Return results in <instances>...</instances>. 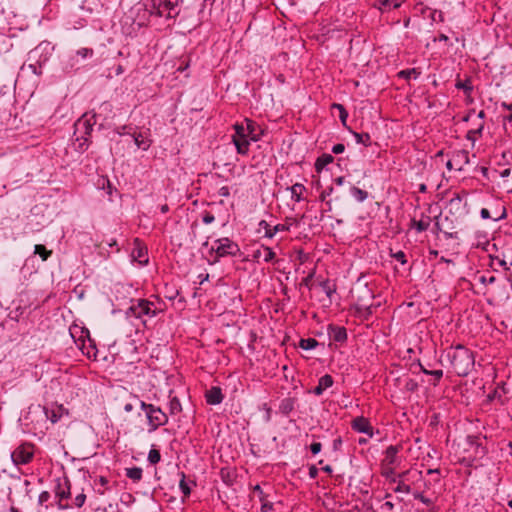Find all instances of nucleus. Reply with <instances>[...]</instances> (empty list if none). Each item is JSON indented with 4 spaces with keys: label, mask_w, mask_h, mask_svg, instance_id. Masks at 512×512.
Wrapping results in <instances>:
<instances>
[{
    "label": "nucleus",
    "mask_w": 512,
    "mask_h": 512,
    "mask_svg": "<svg viewBox=\"0 0 512 512\" xmlns=\"http://www.w3.org/2000/svg\"><path fill=\"white\" fill-rule=\"evenodd\" d=\"M447 357L458 376H466L474 366L473 353L462 345H457L447 352Z\"/></svg>",
    "instance_id": "nucleus-1"
},
{
    "label": "nucleus",
    "mask_w": 512,
    "mask_h": 512,
    "mask_svg": "<svg viewBox=\"0 0 512 512\" xmlns=\"http://www.w3.org/2000/svg\"><path fill=\"white\" fill-rule=\"evenodd\" d=\"M211 252H214L217 258L237 256L240 254V247L230 238L223 237L214 241V245L211 247Z\"/></svg>",
    "instance_id": "nucleus-2"
},
{
    "label": "nucleus",
    "mask_w": 512,
    "mask_h": 512,
    "mask_svg": "<svg viewBox=\"0 0 512 512\" xmlns=\"http://www.w3.org/2000/svg\"><path fill=\"white\" fill-rule=\"evenodd\" d=\"M374 295L373 292L367 287L363 286L357 290L356 295V309L366 315L372 313Z\"/></svg>",
    "instance_id": "nucleus-3"
},
{
    "label": "nucleus",
    "mask_w": 512,
    "mask_h": 512,
    "mask_svg": "<svg viewBox=\"0 0 512 512\" xmlns=\"http://www.w3.org/2000/svg\"><path fill=\"white\" fill-rule=\"evenodd\" d=\"M127 314L134 316L136 318H142L143 316H148L149 318H152L156 316L157 309L154 307L153 302L142 299L132 304L128 309Z\"/></svg>",
    "instance_id": "nucleus-4"
},
{
    "label": "nucleus",
    "mask_w": 512,
    "mask_h": 512,
    "mask_svg": "<svg viewBox=\"0 0 512 512\" xmlns=\"http://www.w3.org/2000/svg\"><path fill=\"white\" fill-rule=\"evenodd\" d=\"M235 133L232 136V142L234 143L236 150L239 154L246 155L249 151V137L247 130H245L244 124L234 125Z\"/></svg>",
    "instance_id": "nucleus-5"
},
{
    "label": "nucleus",
    "mask_w": 512,
    "mask_h": 512,
    "mask_svg": "<svg viewBox=\"0 0 512 512\" xmlns=\"http://www.w3.org/2000/svg\"><path fill=\"white\" fill-rule=\"evenodd\" d=\"M146 418L149 433L155 432L160 426H164L168 423L167 414L158 406H154V408L146 415Z\"/></svg>",
    "instance_id": "nucleus-6"
},
{
    "label": "nucleus",
    "mask_w": 512,
    "mask_h": 512,
    "mask_svg": "<svg viewBox=\"0 0 512 512\" xmlns=\"http://www.w3.org/2000/svg\"><path fill=\"white\" fill-rule=\"evenodd\" d=\"M34 455L33 446L31 444H21L12 453L11 459L15 465L28 464Z\"/></svg>",
    "instance_id": "nucleus-7"
},
{
    "label": "nucleus",
    "mask_w": 512,
    "mask_h": 512,
    "mask_svg": "<svg viewBox=\"0 0 512 512\" xmlns=\"http://www.w3.org/2000/svg\"><path fill=\"white\" fill-rule=\"evenodd\" d=\"M402 447L399 445H390L384 451L383 459L381 460V466H393L400 467L403 461L400 455Z\"/></svg>",
    "instance_id": "nucleus-8"
},
{
    "label": "nucleus",
    "mask_w": 512,
    "mask_h": 512,
    "mask_svg": "<svg viewBox=\"0 0 512 512\" xmlns=\"http://www.w3.org/2000/svg\"><path fill=\"white\" fill-rule=\"evenodd\" d=\"M93 55H94L93 49L87 48V47L80 48L75 52L74 55L70 56L66 66H65V69L66 70L78 69L77 65L79 63V58H81L82 60H85L87 58L93 57Z\"/></svg>",
    "instance_id": "nucleus-9"
},
{
    "label": "nucleus",
    "mask_w": 512,
    "mask_h": 512,
    "mask_svg": "<svg viewBox=\"0 0 512 512\" xmlns=\"http://www.w3.org/2000/svg\"><path fill=\"white\" fill-rule=\"evenodd\" d=\"M54 494L60 500H65L71 496L70 481L67 477L57 478L55 480Z\"/></svg>",
    "instance_id": "nucleus-10"
},
{
    "label": "nucleus",
    "mask_w": 512,
    "mask_h": 512,
    "mask_svg": "<svg viewBox=\"0 0 512 512\" xmlns=\"http://www.w3.org/2000/svg\"><path fill=\"white\" fill-rule=\"evenodd\" d=\"M131 257L140 265H145L148 263L147 249L144 246H142L138 240H135V247L131 252Z\"/></svg>",
    "instance_id": "nucleus-11"
},
{
    "label": "nucleus",
    "mask_w": 512,
    "mask_h": 512,
    "mask_svg": "<svg viewBox=\"0 0 512 512\" xmlns=\"http://www.w3.org/2000/svg\"><path fill=\"white\" fill-rule=\"evenodd\" d=\"M259 227L265 230V237L269 239L273 238L278 232L289 231L290 229V226L287 224H277L271 228L265 220L259 222Z\"/></svg>",
    "instance_id": "nucleus-12"
},
{
    "label": "nucleus",
    "mask_w": 512,
    "mask_h": 512,
    "mask_svg": "<svg viewBox=\"0 0 512 512\" xmlns=\"http://www.w3.org/2000/svg\"><path fill=\"white\" fill-rule=\"evenodd\" d=\"M131 138L133 139L135 146L144 151L148 150L152 143L146 132L134 131L133 134H131Z\"/></svg>",
    "instance_id": "nucleus-13"
},
{
    "label": "nucleus",
    "mask_w": 512,
    "mask_h": 512,
    "mask_svg": "<svg viewBox=\"0 0 512 512\" xmlns=\"http://www.w3.org/2000/svg\"><path fill=\"white\" fill-rule=\"evenodd\" d=\"M352 428L359 433L367 434L370 437L373 436L372 426L365 417L355 418L352 422Z\"/></svg>",
    "instance_id": "nucleus-14"
},
{
    "label": "nucleus",
    "mask_w": 512,
    "mask_h": 512,
    "mask_svg": "<svg viewBox=\"0 0 512 512\" xmlns=\"http://www.w3.org/2000/svg\"><path fill=\"white\" fill-rule=\"evenodd\" d=\"M245 130H247L248 137H249V143L257 142L260 140L261 135L263 133L262 129L252 120L246 119L245 120Z\"/></svg>",
    "instance_id": "nucleus-15"
},
{
    "label": "nucleus",
    "mask_w": 512,
    "mask_h": 512,
    "mask_svg": "<svg viewBox=\"0 0 512 512\" xmlns=\"http://www.w3.org/2000/svg\"><path fill=\"white\" fill-rule=\"evenodd\" d=\"M328 334L331 340L343 343L347 340V331L342 326L330 325L328 327Z\"/></svg>",
    "instance_id": "nucleus-16"
},
{
    "label": "nucleus",
    "mask_w": 512,
    "mask_h": 512,
    "mask_svg": "<svg viewBox=\"0 0 512 512\" xmlns=\"http://www.w3.org/2000/svg\"><path fill=\"white\" fill-rule=\"evenodd\" d=\"M206 402L210 405H218L223 401V394L220 387H212L205 394Z\"/></svg>",
    "instance_id": "nucleus-17"
},
{
    "label": "nucleus",
    "mask_w": 512,
    "mask_h": 512,
    "mask_svg": "<svg viewBox=\"0 0 512 512\" xmlns=\"http://www.w3.org/2000/svg\"><path fill=\"white\" fill-rule=\"evenodd\" d=\"M255 260L263 259L264 262H271L275 258V252L267 246L262 245L253 252Z\"/></svg>",
    "instance_id": "nucleus-18"
},
{
    "label": "nucleus",
    "mask_w": 512,
    "mask_h": 512,
    "mask_svg": "<svg viewBox=\"0 0 512 512\" xmlns=\"http://www.w3.org/2000/svg\"><path fill=\"white\" fill-rule=\"evenodd\" d=\"M334 381L331 375L325 374L320 377L318 385L313 389V393L317 396L323 394V392L333 385Z\"/></svg>",
    "instance_id": "nucleus-19"
},
{
    "label": "nucleus",
    "mask_w": 512,
    "mask_h": 512,
    "mask_svg": "<svg viewBox=\"0 0 512 512\" xmlns=\"http://www.w3.org/2000/svg\"><path fill=\"white\" fill-rule=\"evenodd\" d=\"M398 467H393V466H381V469H382V476L385 477L386 479H388L389 481L393 482V483H396L397 480L399 478H402V476L404 475L403 474H396L395 470L397 469Z\"/></svg>",
    "instance_id": "nucleus-20"
},
{
    "label": "nucleus",
    "mask_w": 512,
    "mask_h": 512,
    "mask_svg": "<svg viewBox=\"0 0 512 512\" xmlns=\"http://www.w3.org/2000/svg\"><path fill=\"white\" fill-rule=\"evenodd\" d=\"M296 399L292 397H287L281 400L279 405V411L283 415H289L295 407Z\"/></svg>",
    "instance_id": "nucleus-21"
},
{
    "label": "nucleus",
    "mask_w": 512,
    "mask_h": 512,
    "mask_svg": "<svg viewBox=\"0 0 512 512\" xmlns=\"http://www.w3.org/2000/svg\"><path fill=\"white\" fill-rule=\"evenodd\" d=\"M288 189L291 192V198L295 202H300L302 200V195H303L304 191L306 190L305 186L300 183H296Z\"/></svg>",
    "instance_id": "nucleus-22"
},
{
    "label": "nucleus",
    "mask_w": 512,
    "mask_h": 512,
    "mask_svg": "<svg viewBox=\"0 0 512 512\" xmlns=\"http://www.w3.org/2000/svg\"><path fill=\"white\" fill-rule=\"evenodd\" d=\"M142 469L140 467H131L125 469V475L132 481L138 482L142 479Z\"/></svg>",
    "instance_id": "nucleus-23"
},
{
    "label": "nucleus",
    "mask_w": 512,
    "mask_h": 512,
    "mask_svg": "<svg viewBox=\"0 0 512 512\" xmlns=\"http://www.w3.org/2000/svg\"><path fill=\"white\" fill-rule=\"evenodd\" d=\"M350 194H351V195H352V197H354V198H355V200H356L357 202H359V203L364 202V201L368 198V196H369V194H368V192H367V191L362 190V189H360V188H358V187H356V186H352V187L350 188Z\"/></svg>",
    "instance_id": "nucleus-24"
},
{
    "label": "nucleus",
    "mask_w": 512,
    "mask_h": 512,
    "mask_svg": "<svg viewBox=\"0 0 512 512\" xmlns=\"http://www.w3.org/2000/svg\"><path fill=\"white\" fill-rule=\"evenodd\" d=\"M334 161V157L330 154H323L316 160L315 168L317 171L322 170L325 168L328 164L332 163Z\"/></svg>",
    "instance_id": "nucleus-25"
},
{
    "label": "nucleus",
    "mask_w": 512,
    "mask_h": 512,
    "mask_svg": "<svg viewBox=\"0 0 512 512\" xmlns=\"http://www.w3.org/2000/svg\"><path fill=\"white\" fill-rule=\"evenodd\" d=\"M453 161H455L456 164L459 165V167L457 168L458 170H462V166L463 164H468L469 163V155H468V152L465 151V150H462V151H458L454 157H453Z\"/></svg>",
    "instance_id": "nucleus-26"
},
{
    "label": "nucleus",
    "mask_w": 512,
    "mask_h": 512,
    "mask_svg": "<svg viewBox=\"0 0 512 512\" xmlns=\"http://www.w3.org/2000/svg\"><path fill=\"white\" fill-rule=\"evenodd\" d=\"M179 0H163L159 2L158 13L162 15L165 10H168L169 13L174 10V8L178 5Z\"/></svg>",
    "instance_id": "nucleus-27"
},
{
    "label": "nucleus",
    "mask_w": 512,
    "mask_h": 512,
    "mask_svg": "<svg viewBox=\"0 0 512 512\" xmlns=\"http://www.w3.org/2000/svg\"><path fill=\"white\" fill-rule=\"evenodd\" d=\"M402 0H379V9L382 11L398 8L401 6Z\"/></svg>",
    "instance_id": "nucleus-28"
},
{
    "label": "nucleus",
    "mask_w": 512,
    "mask_h": 512,
    "mask_svg": "<svg viewBox=\"0 0 512 512\" xmlns=\"http://www.w3.org/2000/svg\"><path fill=\"white\" fill-rule=\"evenodd\" d=\"M182 411V405L178 397L173 396L169 401V412L171 415H177Z\"/></svg>",
    "instance_id": "nucleus-29"
},
{
    "label": "nucleus",
    "mask_w": 512,
    "mask_h": 512,
    "mask_svg": "<svg viewBox=\"0 0 512 512\" xmlns=\"http://www.w3.org/2000/svg\"><path fill=\"white\" fill-rule=\"evenodd\" d=\"M320 287L323 292L327 295V297L331 300L332 295L336 292L335 284H333L330 280H324L320 283Z\"/></svg>",
    "instance_id": "nucleus-30"
},
{
    "label": "nucleus",
    "mask_w": 512,
    "mask_h": 512,
    "mask_svg": "<svg viewBox=\"0 0 512 512\" xmlns=\"http://www.w3.org/2000/svg\"><path fill=\"white\" fill-rule=\"evenodd\" d=\"M318 346V341L314 338H303L299 342V347L303 350H312Z\"/></svg>",
    "instance_id": "nucleus-31"
},
{
    "label": "nucleus",
    "mask_w": 512,
    "mask_h": 512,
    "mask_svg": "<svg viewBox=\"0 0 512 512\" xmlns=\"http://www.w3.org/2000/svg\"><path fill=\"white\" fill-rule=\"evenodd\" d=\"M353 136L358 144L369 146L371 144V137L368 133L353 132Z\"/></svg>",
    "instance_id": "nucleus-32"
},
{
    "label": "nucleus",
    "mask_w": 512,
    "mask_h": 512,
    "mask_svg": "<svg viewBox=\"0 0 512 512\" xmlns=\"http://www.w3.org/2000/svg\"><path fill=\"white\" fill-rule=\"evenodd\" d=\"M34 253L39 255L43 261H46L51 255L52 251L47 250L44 245L37 244L34 247Z\"/></svg>",
    "instance_id": "nucleus-33"
},
{
    "label": "nucleus",
    "mask_w": 512,
    "mask_h": 512,
    "mask_svg": "<svg viewBox=\"0 0 512 512\" xmlns=\"http://www.w3.org/2000/svg\"><path fill=\"white\" fill-rule=\"evenodd\" d=\"M332 108L333 109H337L339 111V118H340V121L342 122V124L345 126L346 125V121H347V118H348V112L346 111V109L344 108V106L342 104H338V103H334L332 105Z\"/></svg>",
    "instance_id": "nucleus-34"
},
{
    "label": "nucleus",
    "mask_w": 512,
    "mask_h": 512,
    "mask_svg": "<svg viewBox=\"0 0 512 512\" xmlns=\"http://www.w3.org/2000/svg\"><path fill=\"white\" fill-rule=\"evenodd\" d=\"M483 129H484V124L480 123L477 128L471 129L467 132L466 138L474 143L476 141V135H481Z\"/></svg>",
    "instance_id": "nucleus-35"
},
{
    "label": "nucleus",
    "mask_w": 512,
    "mask_h": 512,
    "mask_svg": "<svg viewBox=\"0 0 512 512\" xmlns=\"http://www.w3.org/2000/svg\"><path fill=\"white\" fill-rule=\"evenodd\" d=\"M455 87L457 89L463 90L466 94H470L471 91L473 90V87L471 85V81L469 79H466L465 81H458L455 84Z\"/></svg>",
    "instance_id": "nucleus-36"
},
{
    "label": "nucleus",
    "mask_w": 512,
    "mask_h": 512,
    "mask_svg": "<svg viewBox=\"0 0 512 512\" xmlns=\"http://www.w3.org/2000/svg\"><path fill=\"white\" fill-rule=\"evenodd\" d=\"M397 486L394 488L395 493H405L409 494L411 492V487L407 484H405L401 478L397 480Z\"/></svg>",
    "instance_id": "nucleus-37"
},
{
    "label": "nucleus",
    "mask_w": 512,
    "mask_h": 512,
    "mask_svg": "<svg viewBox=\"0 0 512 512\" xmlns=\"http://www.w3.org/2000/svg\"><path fill=\"white\" fill-rule=\"evenodd\" d=\"M430 221L429 219H421L419 221H413V226L418 232L426 231L429 228Z\"/></svg>",
    "instance_id": "nucleus-38"
},
{
    "label": "nucleus",
    "mask_w": 512,
    "mask_h": 512,
    "mask_svg": "<svg viewBox=\"0 0 512 512\" xmlns=\"http://www.w3.org/2000/svg\"><path fill=\"white\" fill-rule=\"evenodd\" d=\"M161 460V454L157 449H151L148 453V461L149 463L155 465L159 463Z\"/></svg>",
    "instance_id": "nucleus-39"
},
{
    "label": "nucleus",
    "mask_w": 512,
    "mask_h": 512,
    "mask_svg": "<svg viewBox=\"0 0 512 512\" xmlns=\"http://www.w3.org/2000/svg\"><path fill=\"white\" fill-rule=\"evenodd\" d=\"M413 497L419 501H421L423 504H425L426 506H430L432 504V500L425 497L423 495V493L421 492H418V491H415L413 492Z\"/></svg>",
    "instance_id": "nucleus-40"
},
{
    "label": "nucleus",
    "mask_w": 512,
    "mask_h": 512,
    "mask_svg": "<svg viewBox=\"0 0 512 512\" xmlns=\"http://www.w3.org/2000/svg\"><path fill=\"white\" fill-rule=\"evenodd\" d=\"M179 488H180V490L182 491V493L185 496H189L190 495L191 490H190L189 485L185 481V476L184 475L182 476V479L180 480Z\"/></svg>",
    "instance_id": "nucleus-41"
},
{
    "label": "nucleus",
    "mask_w": 512,
    "mask_h": 512,
    "mask_svg": "<svg viewBox=\"0 0 512 512\" xmlns=\"http://www.w3.org/2000/svg\"><path fill=\"white\" fill-rule=\"evenodd\" d=\"M116 132L119 135H128L131 137V134H133L134 129L131 126H121L116 129Z\"/></svg>",
    "instance_id": "nucleus-42"
},
{
    "label": "nucleus",
    "mask_w": 512,
    "mask_h": 512,
    "mask_svg": "<svg viewBox=\"0 0 512 512\" xmlns=\"http://www.w3.org/2000/svg\"><path fill=\"white\" fill-rule=\"evenodd\" d=\"M85 501L86 495L84 493H80L74 498V506L77 508H81L84 505Z\"/></svg>",
    "instance_id": "nucleus-43"
},
{
    "label": "nucleus",
    "mask_w": 512,
    "mask_h": 512,
    "mask_svg": "<svg viewBox=\"0 0 512 512\" xmlns=\"http://www.w3.org/2000/svg\"><path fill=\"white\" fill-rule=\"evenodd\" d=\"M80 126H83L85 128V133L86 134H90V131L92 130V126L89 122V120H79L77 123H76V127L77 129L80 127Z\"/></svg>",
    "instance_id": "nucleus-44"
},
{
    "label": "nucleus",
    "mask_w": 512,
    "mask_h": 512,
    "mask_svg": "<svg viewBox=\"0 0 512 512\" xmlns=\"http://www.w3.org/2000/svg\"><path fill=\"white\" fill-rule=\"evenodd\" d=\"M480 216L482 219L484 220H487V219H493L494 221H497L499 220L502 216H498V217H492L490 215V211L487 209V208H482L481 211H480Z\"/></svg>",
    "instance_id": "nucleus-45"
},
{
    "label": "nucleus",
    "mask_w": 512,
    "mask_h": 512,
    "mask_svg": "<svg viewBox=\"0 0 512 512\" xmlns=\"http://www.w3.org/2000/svg\"><path fill=\"white\" fill-rule=\"evenodd\" d=\"M50 493L48 491H42L40 494H39V497H38V504L39 505H44L46 502H48L50 500Z\"/></svg>",
    "instance_id": "nucleus-46"
},
{
    "label": "nucleus",
    "mask_w": 512,
    "mask_h": 512,
    "mask_svg": "<svg viewBox=\"0 0 512 512\" xmlns=\"http://www.w3.org/2000/svg\"><path fill=\"white\" fill-rule=\"evenodd\" d=\"M392 257L399 261L401 264H405L407 262L406 255L403 251H397L396 253L392 254Z\"/></svg>",
    "instance_id": "nucleus-47"
},
{
    "label": "nucleus",
    "mask_w": 512,
    "mask_h": 512,
    "mask_svg": "<svg viewBox=\"0 0 512 512\" xmlns=\"http://www.w3.org/2000/svg\"><path fill=\"white\" fill-rule=\"evenodd\" d=\"M399 75L401 77H404V78H410L412 75L414 76V78L417 77L418 73L416 72L415 69H410V70H403L399 73Z\"/></svg>",
    "instance_id": "nucleus-48"
},
{
    "label": "nucleus",
    "mask_w": 512,
    "mask_h": 512,
    "mask_svg": "<svg viewBox=\"0 0 512 512\" xmlns=\"http://www.w3.org/2000/svg\"><path fill=\"white\" fill-rule=\"evenodd\" d=\"M253 492L258 496L260 501H263L265 499V494L260 485H255L253 488Z\"/></svg>",
    "instance_id": "nucleus-49"
},
{
    "label": "nucleus",
    "mask_w": 512,
    "mask_h": 512,
    "mask_svg": "<svg viewBox=\"0 0 512 512\" xmlns=\"http://www.w3.org/2000/svg\"><path fill=\"white\" fill-rule=\"evenodd\" d=\"M214 220H215V217L210 212H205L202 217V221L204 224H211L212 222H214Z\"/></svg>",
    "instance_id": "nucleus-50"
},
{
    "label": "nucleus",
    "mask_w": 512,
    "mask_h": 512,
    "mask_svg": "<svg viewBox=\"0 0 512 512\" xmlns=\"http://www.w3.org/2000/svg\"><path fill=\"white\" fill-rule=\"evenodd\" d=\"M88 358H94L96 359V356H97V350L95 348L94 345H90L88 348H87V351L84 352Z\"/></svg>",
    "instance_id": "nucleus-51"
},
{
    "label": "nucleus",
    "mask_w": 512,
    "mask_h": 512,
    "mask_svg": "<svg viewBox=\"0 0 512 512\" xmlns=\"http://www.w3.org/2000/svg\"><path fill=\"white\" fill-rule=\"evenodd\" d=\"M322 449V444L320 442H313L311 445H310V450L311 452L316 455L318 453H320Z\"/></svg>",
    "instance_id": "nucleus-52"
},
{
    "label": "nucleus",
    "mask_w": 512,
    "mask_h": 512,
    "mask_svg": "<svg viewBox=\"0 0 512 512\" xmlns=\"http://www.w3.org/2000/svg\"><path fill=\"white\" fill-rule=\"evenodd\" d=\"M260 502L262 503V505H261L262 512H270L273 509V504L271 502H267L265 499Z\"/></svg>",
    "instance_id": "nucleus-53"
},
{
    "label": "nucleus",
    "mask_w": 512,
    "mask_h": 512,
    "mask_svg": "<svg viewBox=\"0 0 512 512\" xmlns=\"http://www.w3.org/2000/svg\"><path fill=\"white\" fill-rule=\"evenodd\" d=\"M155 405L153 404H148L144 401H140V407L142 410L145 411V414L147 415L153 408H154Z\"/></svg>",
    "instance_id": "nucleus-54"
},
{
    "label": "nucleus",
    "mask_w": 512,
    "mask_h": 512,
    "mask_svg": "<svg viewBox=\"0 0 512 512\" xmlns=\"http://www.w3.org/2000/svg\"><path fill=\"white\" fill-rule=\"evenodd\" d=\"M344 150H345V146L342 143L335 144L332 147V152L335 154H340V153L344 152Z\"/></svg>",
    "instance_id": "nucleus-55"
},
{
    "label": "nucleus",
    "mask_w": 512,
    "mask_h": 512,
    "mask_svg": "<svg viewBox=\"0 0 512 512\" xmlns=\"http://www.w3.org/2000/svg\"><path fill=\"white\" fill-rule=\"evenodd\" d=\"M432 19H433V21L442 22L444 20L442 11H438V10L433 11Z\"/></svg>",
    "instance_id": "nucleus-56"
},
{
    "label": "nucleus",
    "mask_w": 512,
    "mask_h": 512,
    "mask_svg": "<svg viewBox=\"0 0 512 512\" xmlns=\"http://www.w3.org/2000/svg\"><path fill=\"white\" fill-rule=\"evenodd\" d=\"M332 192H333V187H329L328 189L322 191L321 194H320V200L321 201H326V198L328 196H330L332 194Z\"/></svg>",
    "instance_id": "nucleus-57"
},
{
    "label": "nucleus",
    "mask_w": 512,
    "mask_h": 512,
    "mask_svg": "<svg viewBox=\"0 0 512 512\" xmlns=\"http://www.w3.org/2000/svg\"><path fill=\"white\" fill-rule=\"evenodd\" d=\"M218 194L222 197H228L230 195V189L227 186H223L218 190Z\"/></svg>",
    "instance_id": "nucleus-58"
},
{
    "label": "nucleus",
    "mask_w": 512,
    "mask_h": 512,
    "mask_svg": "<svg viewBox=\"0 0 512 512\" xmlns=\"http://www.w3.org/2000/svg\"><path fill=\"white\" fill-rule=\"evenodd\" d=\"M317 475H318V469L316 466L312 465L309 468V476H310V478L314 479L317 477Z\"/></svg>",
    "instance_id": "nucleus-59"
},
{
    "label": "nucleus",
    "mask_w": 512,
    "mask_h": 512,
    "mask_svg": "<svg viewBox=\"0 0 512 512\" xmlns=\"http://www.w3.org/2000/svg\"><path fill=\"white\" fill-rule=\"evenodd\" d=\"M429 375H433L437 380H440L443 376V371L442 370H433V371L429 372Z\"/></svg>",
    "instance_id": "nucleus-60"
},
{
    "label": "nucleus",
    "mask_w": 512,
    "mask_h": 512,
    "mask_svg": "<svg viewBox=\"0 0 512 512\" xmlns=\"http://www.w3.org/2000/svg\"><path fill=\"white\" fill-rule=\"evenodd\" d=\"M63 500H60L58 499V502H57V507L59 510H66V509H69L70 508V505L68 504H63L62 503Z\"/></svg>",
    "instance_id": "nucleus-61"
},
{
    "label": "nucleus",
    "mask_w": 512,
    "mask_h": 512,
    "mask_svg": "<svg viewBox=\"0 0 512 512\" xmlns=\"http://www.w3.org/2000/svg\"><path fill=\"white\" fill-rule=\"evenodd\" d=\"M510 174H511V169H510V168L504 169V170L500 173V175H501V177H502V178H506V177H508Z\"/></svg>",
    "instance_id": "nucleus-62"
},
{
    "label": "nucleus",
    "mask_w": 512,
    "mask_h": 512,
    "mask_svg": "<svg viewBox=\"0 0 512 512\" xmlns=\"http://www.w3.org/2000/svg\"><path fill=\"white\" fill-rule=\"evenodd\" d=\"M383 507L388 509L389 511L393 510L394 508V504L390 501H386L384 504H383Z\"/></svg>",
    "instance_id": "nucleus-63"
},
{
    "label": "nucleus",
    "mask_w": 512,
    "mask_h": 512,
    "mask_svg": "<svg viewBox=\"0 0 512 512\" xmlns=\"http://www.w3.org/2000/svg\"><path fill=\"white\" fill-rule=\"evenodd\" d=\"M334 181H335V183H336L337 185L341 186V185H343V184H344V182H345V178H344V177H342V176H340V177H337Z\"/></svg>",
    "instance_id": "nucleus-64"
}]
</instances>
